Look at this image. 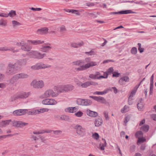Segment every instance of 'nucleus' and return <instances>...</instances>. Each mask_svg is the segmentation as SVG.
<instances>
[{
	"instance_id": "1",
	"label": "nucleus",
	"mask_w": 156,
	"mask_h": 156,
	"mask_svg": "<svg viewBox=\"0 0 156 156\" xmlns=\"http://www.w3.org/2000/svg\"><path fill=\"white\" fill-rule=\"evenodd\" d=\"M20 69V67L17 64L9 63L7 67L5 73L8 75H12L16 73Z\"/></svg>"
},
{
	"instance_id": "2",
	"label": "nucleus",
	"mask_w": 156,
	"mask_h": 156,
	"mask_svg": "<svg viewBox=\"0 0 156 156\" xmlns=\"http://www.w3.org/2000/svg\"><path fill=\"white\" fill-rule=\"evenodd\" d=\"M74 87L71 84L62 85L55 86L54 89L57 91L58 94L60 93L67 92L73 90Z\"/></svg>"
},
{
	"instance_id": "3",
	"label": "nucleus",
	"mask_w": 156,
	"mask_h": 156,
	"mask_svg": "<svg viewBox=\"0 0 156 156\" xmlns=\"http://www.w3.org/2000/svg\"><path fill=\"white\" fill-rule=\"evenodd\" d=\"M28 55L30 58L37 59H42L46 55V54L45 53L41 54L34 51H31L29 52Z\"/></svg>"
},
{
	"instance_id": "4",
	"label": "nucleus",
	"mask_w": 156,
	"mask_h": 156,
	"mask_svg": "<svg viewBox=\"0 0 156 156\" xmlns=\"http://www.w3.org/2000/svg\"><path fill=\"white\" fill-rule=\"evenodd\" d=\"M16 45L17 46H20L21 49L25 51H29L32 48L31 46L28 45V44L23 41H22L20 42H17Z\"/></svg>"
},
{
	"instance_id": "5",
	"label": "nucleus",
	"mask_w": 156,
	"mask_h": 156,
	"mask_svg": "<svg viewBox=\"0 0 156 156\" xmlns=\"http://www.w3.org/2000/svg\"><path fill=\"white\" fill-rule=\"evenodd\" d=\"M73 128L76 130V133L79 135L83 136L85 134V129L81 126L78 125H74Z\"/></svg>"
},
{
	"instance_id": "6",
	"label": "nucleus",
	"mask_w": 156,
	"mask_h": 156,
	"mask_svg": "<svg viewBox=\"0 0 156 156\" xmlns=\"http://www.w3.org/2000/svg\"><path fill=\"white\" fill-rule=\"evenodd\" d=\"M51 67V65L47 66L46 65L40 62L37 63L35 65L31 66V68L33 70H38L41 69H45L47 68H49Z\"/></svg>"
},
{
	"instance_id": "7",
	"label": "nucleus",
	"mask_w": 156,
	"mask_h": 156,
	"mask_svg": "<svg viewBox=\"0 0 156 156\" xmlns=\"http://www.w3.org/2000/svg\"><path fill=\"white\" fill-rule=\"evenodd\" d=\"M31 86L33 87H34L37 88H41L44 86V83L42 80H39L37 81L34 80L31 83Z\"/></svg>"
},
{
	"instance_id": "8",
	"label": "nucleus",
	"mask_w": 156,
	"mask_h": 156,
	"mask_svg": "<svg viewBox=\"0 0 156 156\" xmlns=\"http://www.w3.org/2000/svg\"><path fill=\"white\" fill-rule=\"evenodd\" d=\"M58 94V93H55L51 90H49L46 91L42 95L43 98H48L51 96L53 97H56Z\"/></svg>"
},
{
	"instance_id": "9",
	"label": "nucleus",
	"mask_w": 156,
	"mask_h": 156,
	"mask_svg": "<svg viewBox=\"0 0 156 156\" xmlns=\"http://www.w3.org/2000/svg\"><path fill=\"white\" fill-rule=\"evenodd\" d=\"M89 97L102 104H106L107 103L106 99L104 97L101 96H90Z\"/></svg>"
},
{
	"instance_id": "10",
	"label": "nucleus",
	"mask_w": 156,
	"mask_h": 156,
	"mask_svg": "<svg viewBox=\"0 0 156 156\" xmlns=\"http://www.w3.org/2000/svg\"><path fill=\"white\" fill-rule=\"evenodd\" d=\"M42 103L45 105H56L57 102L55 100L52 99H45L42 101Z\"/></svg>"
},
{
	"instance_id": "11",
	"label": "nucleus",
	"mask_w": 156,
	"mask_h": 156,
	"mask_svg": "<svg viewBox=\"0 0 156 156\" xmlns=\"http://www.w3.org/2000/svg\"><path fill=\"white\" fill-rule=\"evenodd\" d=\"M12 122L13 126L16 127H22L28 124L27 123L21 121H12Z\"/></svg>"
},
{
	"instance_id": "12",
	"label": "nucleus",
	"mask_w": 156,
	"mask_h": 156,
	"mask_svg": "<svg viewBox=\"0 0 156 156\" xmlns=\"http://www.w3.org/2000/svg\"><path fill=\"white\" fill-rule=\"evenodd\" d=\"M31 94L30 92H22L17 94L18 98L25 99L28 98Z\"/></svg>"
},
{
	"instance_id": "13",
	"label": "nucleus",
	"mask_w": 156,
	"mask_h": 156,
	"mask_svg": "<svg viewBox=\"0 0 156 156\" xmlns=\"http://www.w3.org/2000/svg\"><path fill=\"white\" fill-rule=\"evenodd\" d=\"M27 109H20L16 110L13 112V114L14 115H23L27 113Z\"/></svg>"
},
{
	"instance_id": "14",
	"label": "nucleus",
	"mask_w": 156,
	"mask_h": 156,
	"mask_svg": "<svg viewBox=\"0 0 156 156\" xmlns=\"http://www.w3.org/2000/svg\"><path fill=\"white\" fill-rule=\"evenodd\" d=\"M98 85V83L92 81H87L81 84V86L83 88H86L90 85L95 86Z\"/></svg>"
},
{
	"instance_id": "15",
	"label": "nucleus",
	"mask_w": 156,
	"mask_h": 156,
	"mask_svg": "<svg viewBox=\"0 0 156 156\" xmlns=\"http://www.w3.org/2000/svg\"><path fill=\"white\" fill-rule=\"evenodd\" d=\"M16 79L18 80L19 79H25L27 78L29 76L26 73H20L16 74L14 75Z\"/></svg>"
},
{
	"instance_id": "16",
	"label": "nucleus",
	"mask_w": 156,
	"mask_h": 156,
	"mask_svg": "<svg viewBox=\"0 0 156 156\" xmlns=\"http://www.w3.org/2000/svg\"><path fill=\"white\" fill-rule=\"evenodd\" d=\"M51 45L50 44H45L41 48V51L43 52H47L51 48Z\"/></svg>"
},
{
	"instance_id": "17",
	"label": "nucleus",
	"mask_w": 156,
	"mask_h": 156,
	"mask_svg": "<svg viewBox=\"0 0 156 156\" xmlns=\"http://www.w3.org/2000/svg\"><path fill=\"white\" fill-rule=\"evenodd\" d=\"M48 28L47 27L42 28L37 30V33L39 34H46L48 33Z\"/></svg>"
},
{
	"instance_id": "18",
	"label": "nucleus",
	"mask_w": 156,
	"mask_h": 156,
	"mask_svg": "<svg viewBox=\"0 0 156 156\" xmlns=\"http://www.w3.org/2000/svg\"><path fill=\"white\" fill-rule=\"evenodd\" d=\"M86 113L88 116L92 117H96L98 115V113L97 112L92 111L89 109L87 110Z\"/></svg>"
},
{
	"instance_id": "19",
	"label": "nucleus",
	"mask_w": 156,
	"mask_h": 156,
	"mask_svg": "<svg viewBox=\"0 0 156 156\" xmlns=\"http://www.w3.org/2000/svg\"><path fill=\"white\" fill-rule=\"evenodd\" d=\"M102 122L103 121L101 118L99 116L95 120V126L96 127H99L102 125Z\"/></svg>"
},
{
	"instance_id": "20",
	"label": "nucleus",
	"mask_w": 156,
	"mask_h": 156,
	"mask_svg": "<svg viewBox=\"0 0 156 156\" xmlns=\"http://www.w3.org/2000/svg\"><path fill=\"white\" fill-rule=\"evenodd\" d=\"M28 42H30L33 44L34 45H37L44 43V41H41L39 40H28Z\"/></svg>"
},
{
	"instance_id": "21",
	"label": "nucleus",
	"mask_w": 156,
	"mask_h": 156,
	"mask_svg": "<svg viewBox=\"0 0 156 156\" xmlns=\"http://www.w3.org/2000/svg\"><path fill=\"white\" fill-rule=\"evenodd\" d=\"M142 98H140L137 104L138 109L140 111H141L142 109L144 106L143 102H142Z\"/></svg>"
},
{
	"instance_id": "22",
	"label": "nucleus",
	"mask_w": 156,
	"mask_h": 156,
	"mask_svg": "<svg viewBox=\"0 0 156 156\" xmlns=\"http://www.w3.org/2000/svg\"><path fill=\"white\" fill-rule=\"evenodd\" d=\"M27 60L26 59H20L18 63H15V64H17L18 65V66L21 68V66L26 65Z\"/></svg>"
},
{
	"instance_id": "23",
	"label": "nucleus",
	"mask_w": 156,
	"mask_h": 156,
	"mask_svg": "<svg viewBox=\"0 0 156 156\" xmlns=\"http://www.w3.org/2000/svg\"><path fill=\"white\" fill-rule=\"evenodd\" d=\"M114 71L113 67H111L108 69L104 73V75H106L108 76V75L111 74L113 73Z\"/></svg>"
},
{
	"instance_id": "24",
	"label": "nucleus",
	"mask_w": 156,
	"mask_h": 156,
	"mask_svg": "<svg viewBox=\"0 0 156 156\" xmlns=\"http://www.w3.org/2000/svg\"><path fill=\"white\" fill-rule=\"evenodd\" d=\"M17 80L14 76L11 78L9 80V83L12 84L16 85L17 83Z\"/></svg>"
},
{
	"instance_id": "25",
	"label": "nucleus",
	"mask_w": 156,
	"mask_h": 156,
	"mask_svg": "<svg viewBox=\"0 0 156 156\" xmlns=\"http://www.w3.org/2000/svg\"><path fill=\"white\" fill-rule=\"evenodd\" d=\"M108 92V90L107 89L104 90L103 91H96L93 93L94 94L103 95L105 94Z\"/></svg>"
},
{
	"instance_id": "26",
	"label": "nucleus",
	"mask_w": 156,
	"mask_h": 156,
	"mask_svg": "<svg viewBox=\"0 0 156 156\" xmlns=\"http://www.w3.org/2000/svg\"><path fill=\"white\" fill-rule=\"evenodd\" d=\"M83 100V106H88L92 103V101L89 99H84Z\"/></svg>"
},
{
	"instance_id": "27",
	"label": "nucleus",
	"mask_w": 156,
	"mask_h": 156,
	"mask_svg": "<svg viewBox=\"0 0 156 156\" xmlns=\"http://www.w3.org/2000/svg\"><path fill=\"white\" fill-rule=\"evenodd\" d=\"M119 13H120V14H123L135 13V12L132 11L131 10H127L120 11Z\"/></svg>"
},
{
	"instance_id": "28",
	"label": "nucleus",
	"mask_w": 156,
	"mask_h": 156,
	"mask_svg": "<svg viewBox=\"0 0 156 156\" xmlns=\"http://www.w3.org/2000/svg\"><path fill=\"white\" fill-rule=\"evenodd\" d=\"M60 119V120L66 121H69L70 119V117L66 115H61Z\"/></svg>"
},
{
	"instance_id": "29",
	"label": "nucleus",
	"mask_w": 156,
	"mask_h": 156,
	"mask_svg": "<svg viewBox=\"0 0 156 156\" xmlns=\"http://www.w3.org/2000/svg\"><path fill=\"white\" fill-rule=\"evenodd\" d=\"M149 129V127L148 125H144L141 127L140 129L145 132H147L148 131Z\"/></svg>"
},
{
	"instance_id": "30",
	"label": "nucleus",
	"mask_w": 156,
	"mask_h": 156,
	"mask_svg": "<svg viewBox=\"0 0 156 156\" xmlns=\"http://www.w3.org/2000/svg\"><path fill=\"white\" fill-rule=\"evenodd\" d=\"M11 121V120L2 121L0 123V125L2 126H4L6 125H8Z\"/></svg>"
},
{
	"instance_id": "31",
	"label": "nucleus",
	"mask_w": 156,
	"mask_h": 156,
	"mask_svg": "<svg viewBox=\"0 0 156 156\" xmlns=\"http://www.w3.org/2000/svg\"><path fill=\"white\" fill-rule=\"evenodd\" d=\"M102 140L104 142L103 144H102L101 143L100 144V148L101 150H104L105 149L104 147L106 146L107 143L105 139H102Z\"/></svg>"
},
{
	"instance_id": "32",
	"label": "nucleus",
	"mask_w": 156,
	"mask_h": 156,
	"mask_svg": "<svg viewBox=\"0 0 156 156\" xmlns=\"http://www.w3.org/2000/svg\"><path fill=\"white\" fill-rule=\"evenodd\" d=\"M7 22L6 20L2 18L0 20V26L5 27L7 25Z\"/></svg>"
},
{
	"instance_id": "33",
	"label": "nucleus",
	"mask_w": 156,
	"mask_h": 156,
	"mask_svg": "<svg viewBox=\"0 0 156 156\" xmlns=\"http://www.w3.org/2000/svg\"><path fill=\"white\" fill-rule=\"evenodd\" d=\"M97 63L96 62H90L89 63L86 64L88 68H89L91 66H94L97 65Z\"/></svg>"
},
{
	"instance_id": "34",
	"label": "nucleus",
	"mask_w": 156,
	"mask_h": 156,
	"mask_svg": "<svg viewBox=\"0 0 156 156\" xmlns=\"http://www.w3.org/2000/svg\"><path fill=\"white\" fill-rule=\"evenodd\" d=\"M84 63H85V62L82 60H78L73 62V64L75 65L79 66Z\"/></svg>"
},
{
	"instance_id": "35",
	"label": "nucleus",
	"mask_w": 156,
	"mask_h": 156,
	"mask_svg": "<svg viewBox=\"0 0 156 156\" xmlns=\"http://www.w3.org/2000/svg\"><path fill=\"white\" fill-rule=\"evenodd\" d=\"M137 88L134 87L133 90H132L129 97V99H131L134 95L137 90Z\"/></svg>"
},
{
	"instance_id": "36",
	"label": "nucleus",
	"mask_w": 156,
	"mask_h": 156,
	"mask_svg": "<svg viewBox=\"0 0 156 156\" xmlns=\"http://www.w3.org/2000/svg\"><path fill=\"white\" fill-rule=\"evenodd\" d=\"M83 99L81 98H78L76 100V103L79 105H83Z\"/></svg>"
},
{
	"instance_id": "37",
	"label": "nucleus",
	"mask_w": 156,
	"mask_h": 156,
	"mask_svg": "<svg viewBox=\"0 0 156 156\" xmlns=\"http://www.w3.org/2000/svg\"><path fill=\"white\" fill-rule=\"evenodd\" d=\"M146 140V139L144 137H138V140L137 141V144H140L141 143H143L145 142Z\"/></svg>"
},
{
	"instance_id": "38",
	"label": "nucleus",
	"mask_w": 156,
	"mask_h": 156,
	"mask_svg": "<svg viewBox=\"0 0 156 156\" xmlns=\"http://www.w3.org/2000/svg\"><path fill=\"white\" fill-rule=\"evenodd\" d=\"M64 10L66 12H71L73 13H75L76 14H78V11L76 10L64 9Z\"/></svg>"
},
{
	"instance_id": "39",
	"label": "nucleus",
	"mask_w": 156,
	"mask_h": 156,
	"mask_svg": "<svg viewBox=\"0 0 156 156\" xmlns=\"http://www.w3.org/2000/svg\"><path fill=\"white\" fill-rule=\"evenodd\" d=\"M7 15H8V17L9 16L10 17H12L16 15V12L14 10H12L8 14H7Z\"/></svg>"
},
{
	"instance_id": "40",
	"label": "nucleus",
	"mask_w": 156,
	"mask_h": 156,
	"mask_svg": "<svg viewBox=\"0 0 156 156\" xmlns=\"http://www.w3.org/2000/svg\"><path fill=\"white\" fill-rule=\"evenodd\" d=\"M129 80V78L127 76H124L122 77L119 80V82H120L121 81H124L126 82H128Z\"/></svg>"
},
{
	"instance_id": "41",
	"label": "nucleus",
	"mask_w": 156,
	"mask_h": 156,
	"mask_svg": "<svg viewBox=\"0 0 156 156\" xmlns=\"http://www.w3.org/2000/svg\"><path fill=\"white\" fill-rule=\"evenodd\" d=\"M86 64L84 65H83L82 66H80L79 67L77 68V69L78 70L81 71L85 70L87 69L88 68Z\"/></svg>"
},
{
	"instance_id": "42",
	"label": "nucleus",
	"mask_w": 156,
	"mask_h": 156,
	"mask_svg": "<svg viewBox=\"0 0 156 156\" xmlns=\"http://www.w3.org/2000/svg\"><path fill=\"white\" fill-rule=\"evenodd\" d=\"M131 53L133 55H136L137 53V48L136 47H133L130 50Z\"/></svg>"
},
{
	"instance_id": "43",
	"label": "nucleus",
	"mask_w": 156,
	"mask_h": 156,
	"mask_svg": "<svg viewBox=\"0 0 156 156\" xmlns=\"http://www.w3.org/2000/svg\"><path fill=\"white\" fill-rule=\"evenodd\" d=\"M65 111L66 112H68L71 113H73L72 107H68L65 109Z\"/></svg>"
},
{
	"instance_id": "44",
	"label": "nucleus",
	"mask_w": 156,
	"mask_h": 156,
	"mask_svg": "<svg viewBox=\"0 0 156 156\" xmlns=\"http://www.w3.org/2000/svg\"><path fill=\"white\" fill-rule=\"evenodd\" d=\"M129 107L128 106L125 105L124 107L121 110V112L122 113H125L127 112L128 110Z\"/></svg>"
},
{
	"instance_id": "45",
	"label": "nucleus",
	"mask_w": 156,
	"mask_h": 156,
	"mask_svg": "<svg viewBox=\"0 0 156 156\" xmlns=\"http://www.w3.org/2000/svg\"><path fill=\"white\" fill-rule=\"evenodd\" d=\"M143 133L141 131H138L136 133L135 136L136 137L138 138L139 136H143Z\"/></svg>"
},
{
	"instance_id": "46",
	"label": "nucleus",
	"mask_w": 156,
	"mask_h": 156,
	"mask_svg": "<svg viewBox=\"0 0 156 156\" xmlns=\"http://www.w3.org/2000/svg\"><path fill=\"white\" fill-rule=\"evenodd\" d=\"M137 45L138 46V50L140 53H142L144 51V48L141 47V44L138 43Z\"/></svg>"
},
{
	"instance_id": "47",
	"label": "nucleus",
	"mask_w": 156,
	"mask_h": 156,
	"mask_svg": "<svg viewBox=\"0 0 156 156\" xmlns=\"http://www.w3.org/2000/svg\"><path fill=\"white\" fill-rule=\"evenodd\" d=\"M12 25L14 27H15L18 26L20 25L21 24L16 20H13L12 22Z\"/></svg>"
},
{
	"instance_id": "48",
	"label": "nucleus",
	"mask_w": 156,
	"mask_h": 156,
	"mask_svg": "<svg viewBox=\"0 0 156 156\" xmlns=\"http://www.w3.org/2000/svg\"><path fill=\"white\" fill-rule=\"evenodd\" d=\"M107 89L108 90V91H112V90H113L115 94H116L117 93V90L115 87H109L107 88Z\"/></svg>"
},
{
	"instance_id": "49",
	"label": "nucleus",
	"mask_w": 156,
	"mask_h": 156,
	"mask_svg": "<svg viewBox=\"0 0 156 156\" xmlns=\"http://www.w3.org/2000/svg\"><path fill=\"white\" fill-rule=\"evenodd\" d=\"M83 113L81 111H79L75 113V115L77 117H80L83 116Z\"/></svg>"
},
{
	"instance_id": "50",
	"label": "nucleus",
	"mask_w": 156,
	"mask_h": 156,
	"mask_svg": "<svg viewBox=\"0 0 156 156\" xmlns=\"http://www.w3.org/2000/svg\"><path fill=\"white\" fill-rule=\"evenodd\" d=\"M136 146L134 145H132L130 146L129 149L131 152H133L135 151L136 150Z\"/></svg>"
},
{
	"instance_id": "51",
	"label": "nucleus",
	"mask_w": 156,
	"mask_h": 156,
	"mask_svg": "<svg viewBox=\"0 0 156 156\" xmlns=\"http://www.w3.org/2000/svg\"><path fill=\"white\" fill-rule=\"evenodd\" d=\"M87 15L89 16V17L91 18H95L96 17V16H95V14L94 13H90V12H87Z\"/></svg>"
},
{
	"instance_id": "52",
	"label": "nucleus",
	"mask_w": 156,
	"mask_h": 156,
	"mask_svg": "<svg viewBox=\"0 0 156 156\" xmlns=\"http://www.w3.org/2000/svg\"><path fill=\"white\" fill-rule=\"evenodd\" d=\"M18 99V97L17 95H16L12 96L9 100L10 101H13Z\"/></svg>"
},
{
	"instance_id": "53",
	"label": "nucleus",
	"mask_w": 156,
	"mask_h": 156,
	"mask_svg": "<svg viewBox=\"0 0 156 156\" xmlns=\"http://www.w3.org/2000/svg\"><path fill=\"white\" fill-rule=\"evenodd\" d=\"M37 111L36 110H33L28 112V114L30 115H33L37 114Z\"/></svg>"
},
{
	"instance_id": "54",
	"label": "nucleus",
	"mask_w": 156,
	"mask_h": 156,
	"mask_svg": "<svg viewBox=\"0 0 156 156\" xmlns=\"http://www.w3.org/2000/svg\"><path fill=\"white\" fill-rule=\"evenodd\" d=\"M89 77L91 79H97V75L94 74H90L89 76Z\"/></svg>"
},
{
	"instance_id": "55",
	"label": "nucleus",
	"mask_w": 156,
	"mask_h": 156,
	"mask_svg": "<svg viewBox=\"0 0 156 156\" xmlns=\"http://www.w3.org/2000/svg\"><path fill=\"white\" fill-rule=\"evenodd\" d=\"M112 74V76L113 77H117L119 76L120 74L116 72H113Z\"/></svg>"
},
{
	"instance_id": "56",
	"label": "nucleus",
	"mask_w": 156,
	"mask_h": 156,
	"mask_svg": "<svg viewBox=\"0 0 156 156\" xmlns=\"http://www.w3.org/2000/svg\"><path fill=\"white\" fill-rule=\"evenodd\" d=\"M108 112L106 111H105L104 112V117H105V119L106 120H108L109 119V118L108 116Z\"/></svg>"
},
{
	"instance_id": "57",
	"label": "nucleus",
	"mask_w": 156,
	"mask_h": 156,
	"mask_svg": "<svg viewBox=\"0 0 156 156\" xmlns=\"http://www.w3.org/2000/svg\"><path fill=\"white\" fill-rule=\"evenodd\" d=\"M92 136L93 138L96 140H98L99 138V134L97 133H95L94 134H93Z\"/></svg>"
},
{
	"instance_id": "58",
	"label": "nucleus",
	"mask_w": 156,
	"mask_h": 156,
	"mask_svg": "<svg viewBox=\"0 0 156 156\" xmlns=\"http://www.w3.org/2000/svg\"><path fill=\"white\" fill-rule=\"evenodd\" d=\"M37 111H37V113H43L44 112H45L46 111V109L45 108H42L41 109H37Z\"/></svg>"
},
{
	"instance_id": "59",
	"label": "nucleus",
	"mask_w": 156,
	"mask_h": 156,
	"mask_svg": "<svg viewBox=\"0 0 156 156\" xmlns=\"http://www.w3.org/2000/svg\"><path fill=\"white\" fill-rule=\"evenodd\" d=\"M52 132L55 135H58L62 133V131L60 130H52Z\"/></svg>"
},
{
	"instance_id": "60",
	"label": "nucleus",
	"mask_w": 156,
	"mask_h": 156,
	"mask_svg": "<svg viewBox=\"0 0 156 156\" xmlns=\"http://www.w3.org/2000/svg\"><path fill=\"white\" fill-rule=\"evenodd\" d=\"M15 48L13 47H11L10 48H9L8 51H12L13 52H17L18 51V50H15Z\"/></svg>"
},
{
	"instance_id": "61",
	"label": "nucleus",
	"mask_w": 156,
	"mask_h": 156,
	"mask_svg": "<svg viewBox=\"0 0 156 156\" xmlns=\"http://www.w3.org/2000/svg\"><path fill=\"white\" fill-rule=\"evenodd\" d=\"M66 30V28L64 26L62 25L60 27V32L65 31Z\"/></svg>"
},
{
	"instance_id": "62",
	"label": "nucleus",
	"mask_w": 156,
	"mask_h": 156,
	"mask_svg": "<svg viewBox=\"0 0 156 156\" xmlns=\"http://www.w3.org/2000/svg\"><path fill=\"white\" fill-rule=\"evenodd\" d=\"M91 60L90 58V57L86 58L85 59L83 60V61H84L85 63L90 62Z\"/></svg>"
},
{
	"instance_id": "63",
	"label": "nucleus",
	"mask_w": 156,
	"mask_h": 156,
	"mask_svg": "<svg viewBox=\"0 0 156 156\" xmlns=\"http://www.w3.org/2000/svg\"><path fill=\"white\" fill-rule=\"evenodd\" d=\"M146 147V145L145 144H142L140 147V150H142V151L144 150L145 149Z\"/></svg>"
},
{
	"instance_id": "64",
	"label": "nucleus",
	"mask_w": 156,
	"mask_h": 156,
	"mask_svg": "<svg viewBox=\"0 0 156 156\" xmlns=\"http://www.w3.org/2000/svg\"><path fill=\"white\" fill-rule=\"evenodd\" d=\"M71 46L73 48H78L77 43H73L71 44Z\"/></svg>"
}]
</instances>
